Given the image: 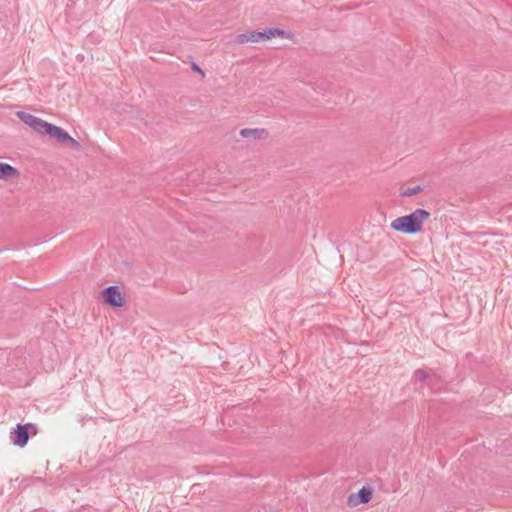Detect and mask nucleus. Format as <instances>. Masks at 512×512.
<instances>
[{
	"mask_svg": "<svg viewBox=\"0 0 512 512\" xmlns=\"http://www.w3.org/2000/svg\"><path fill=\"white\" fill-rule=\"evenodd\" d=\"M429 217L427 210L418 208L408 215L394 219L391 228L404 234H416L422 230L424 221Z\"/></svg>",
	"mask_w": 512,
	"mask_h": 512,
	"instance_id": "f257e3e1",
	"label": "nucleus"
},
{
	"mask_svg": "<svg viewBox=\"0 0 512 512\" xmlns=\"http://www.w3.org/2000/svg\"><path fill=\"white\" fill-rule=\"evenodd\" d=\"M284 38L285 31L278 28H271L264 31H248L245 33L238 34L235 42L237 44H244L248 42H261L272 39L274 37Z\"/></svg>",
	"mask_w": 512,
	"mask_h": 512,
	"instance_id": "f03ea898",
	"label": "nucleus"
},
{
	"mask_svg": "<svg viewBox=\"0 0 512 512\" xmlns=\"http://www.w3.org/2000/svg\"><path fill=\"white\" fill-rule=\"evenodd\" d=\"M43 135H48L51 138L56 139L59 143H70L74 147H79V142L72 138L64 129L61 127L55 126L51 123L48 124L45 133Z\"/></svg>",
	"mask_w": 512,
	"mask_h": 512,
	"instance_id": "7ed1b4c3",
	"label": "nucleus"
},
{
	"mask_svg": "<svg viewBox=\"0 0 512 512\" xmlns=\"http://www.w3.org/2000/svg\"><path fill=\"white\" fill-rule=\"evenodd\" d=\"M29 428H33L36 431L34 425L28 424H17L16 429L11 432V441L14 445L24 447L29 440Z\"/></svg>",
	"mask_w": 512,
	"mask_h": 512,
	"instance_id": "20e7f679",
	"label": "nucleus"
},
{
	"mask_svg": "<svg viewBox=\"0 0 512 512\" xmlns=\"http://www.w3.org/2000/svg\"><path fill=\"white\" fill-rule=\"evenodd\" d=\"M17 116L23 123H25L26 125L31 127L35 132L40 134L45 133V130L49 124L48 122L27 112H18Z\"/></svg>",
	"mask_w": 512,
	"mask_h": 512,
	"instance_id": "39448f33",
	"label": "nucleus"
},
{
	"mask_svg": "<svg viewBox=\"0 0 512 512\" xmlns=\"http://www.w3.org/2000/svg\"><path fill=\"white\" fill-rule=\"evenodd\" d=\"M102 297L105 303L109 304L112 307H121L124 305V299L121 295L120 289L118 286H109L106 287L102 291Z\"/></svg>",
	"mask_w": 512,
	"mask_h": 512,
	"instance_id": "423d86ee",
	"label": "nucleus"
},
{
	"mask_svg": "<svg viewBox=\"0 0 512 512\" xmlns=\"http://www.w3.org/2000/svg\"><path fill=\"white\" fill-rule=\"evenodd\" d=\"M373 491L371 488L362 487L357 493L350 494L347 503L351 507L358 506L359 504L368 503L372 498Z\"/></svg>",
	"mask_w": 512,
	"mask_h": 512,
	"instance_id": "0eeeda50",
	"label": "nucleus"
},
{
	"mask_svg": "<svg viewBox=\"0 0 512 512\" xmlns=\"http://www.w3.org/2000/svg\"><path fill=\"white\" fill-rule=\"evenodd\" d=\"M18 174V170L7 163L0 162V179H7Z\"/></svg>",
	"mask_w": 512,
	"mask_h": 512,
	"instance_id": "6e6552de",
	"label": "nucleus"
},
{
	"mask_svg": "<svg viewBox=\"0 0 512 512\" xmlns=\"http://www.w3.org/2000/svg\"><path fill=\"white\" fill-rule=\"evenodd\" d=\"M265 130L264 129H250V128H244L242 130H240V135L243 137V138H262V136L265 134Z\"/></svg>",
	"mask_w": 512,
	"mask_h": 512,
	"instance_id": "1a4fd4ad",
	"label": "nucleus"
},
{
	"mask_svg": "<svg viewBox=\"0 0 512 512\" xmlns=\"http://www.w3.org/2000/svg\"><path fill=\"white\" fill-rule=\"evenodd\" d=\"M413 379L415 381H430V383H432L433 377L427 371L423 369H417L413 374Z\"/></svg>",
	"mask_w": 512,
	"mask_h": 512,
	"instance_id": "9d476101",
	"label": "nucleus"
},
{
	"mask_svg": "<svg viewBox=\"0 0 512 512\" xmlns=\"http://www.w3.org/2000/svg\"><path fill=\"white\" fill-rule=\"evenodd\" d=\"M422 191H423V187L420 185H416L414 187H409L406 190L402 191L401 196L410 197V196L416 195Z\"/></svg>",
	"mask_w": 512,
	"mask_h": 512,
	"instance_id": "9b49d317",
	"label": "nucleus"
},
{
	"mask_svg": "<svg viewBox=\"0 0 512 512\" xmlns=\"http://www.w3.org/2000/svg\"><path fill=\"white\" fill-rule=\"evenodd\" d=\"M431 376L433 377L432 383H430V381H427V385L429 387H431L433 390L440 389V387H441V380H440V378L438 376H436L435 374H431Z\"/></svg>",
	"mask_w": 512,
	"mask_h": 512,
	"instance_id": "f8f14e48",
	"label": "nucleus"
},
{
	"mask_svg": "<svg viewBox=\"0 0 512 512\" xmlns=\"http://www.w3.org/2000/svg\"><path fill=\"white\" fill-rule=\"evenodd\" d=\"M191 68H192L193 71H196V72L200 73L204 77L203 70L196 63H192Z\"/></svg>",
	"mask_w": 512,
	"mask_h": 512,
	"instance_id": "ddd939ff",
	"label": "nucleus"
}]
</instances>
